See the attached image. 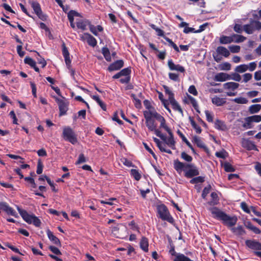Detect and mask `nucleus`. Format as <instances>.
I'll return each instance as SVG.
<instances>
[{
	"instance_id": "1",
	"label": "nucleus",
	"mask_w": 261,
	"mask_h": 261,
	"mask_svg": "<svg viewBox=\"0 0 261 261\" xmlns=\"http://www.w3.org/2000/svg\"><path fill=\"white\" fill-rule=\"evenodd\" d=\"M143 115L145 119L146 125L150 131H153L155 129V127L157 126L155 120L160 123L161 128L167 129L165 118L155 110L144 111Z\"/></svg>"
},
{
	"instance_id": "2",
	"label": "nucleus",
	"mask_w": 261,
	"mask_h": 261,
	"mask_svg": "<svg viewBox=\"0 0 261 261\" xmlns=\"http://www.w3.org/2000/svg\"><path fill=\"white\" fill-rule=\"evenodd\" d=\"M173 165L174 169L179 174L184 171L185 176L187 178H191L199 174L197 168L192 164L184 163L176 160L174 161Z\"/></svg>"
},
{
	"instance_id": "3",
	"label": "nucleus",
	"mask_w": 261,
	"mask_h": 261,
	"mask_svg": "<svg viewBox=\"0 0 261 261\" xmlns=\"http://www.w3.org/2000/svg\"><path fill=\"white\" fill-rule=\"evenodd\" d=\"M209 210L214 218L222 221L223 224L228 227H232L237 222V217L230 216L216 207H211Z\"/></svg>"
},
{
	"instance_id": "4",
	"label": "nucleus",
	"mask_w": 261,
	"mask_h": 261,
	"mask_svg": "<svg viewBox=\"0 0 261 261\" xmlns=\"http://www.w3.org/2000/svg\"><path fill=\"white\" fill-rule=\"evenodd\" d=\"M17 209L22 218V219L28 224H33L36 227H39L41 225L40 219L33 214H29L25 210H22L19 206H17Z\"/></svg>"
},
{
	"instance_id": "5",
	"label": "nucleus",
	"mask_w": 261,
	"mask_h": 261,
	"mask_svg": "<svg viewBox=\"0 0 261 261\" xmlns=\"http://www.w3.org/2000/svg\"><path fill=\"white\" fill-rule=\"evenodd\" d=\"M157 212L159 217L163 220L167 221L171 224L174 223V219L170 214L167 207L164 204L157 206Z\"/></svg>"
},
{
	"instance_id": "6",
	"label": "nucleus",
	"mask_w": 261,
	"mask_h": 261,
	"mask_svg": "<svg viewBox=\"0 0 261 261\" xmlns=\"http://www.w3.org/2000/svg\"><path fill=\"white\" fill-rule=\"evenodd\" d=\"M62 136L65 140L69 142L72 144H75L77 141L74 131L69 126L63 127Z\"/></svg>"
},
{
	"instance_id": "7",
	"label": "nucleus",
	"mask_w": 261,
	"mask_h": 261,
	"mask_svg": "<svg viewBox=\"0 0 261 261\" xmlns=\"http://www.w3.org/2000/svg\"><path fill=\"white\" fill-rule=\"evenodd\" d=\"M261 29V22L251 19L250 23L243 25L244 31L248 34H252L255 30Z\"/></svg>"
},
{
	"instance_id": "8",
	"label": "nucleus",
	"mask_w": 261,
	"mask_h": 261,
	"mask_svg": "<svg viewBox=\"0 0 261 261\" xmlns=\"http://www.w3.org/2000/svg\"><path fill=\"white\" fill-rule=\"evenodd\" d=\"M240 85L238 83L235 82H227L223 84V88L225 90L227 91L226 92V94L228 96H234L237 95V92H234L237 90Z\"/></svg>"
},
{
	"instance_id": "9",
	"label": "nucleus",
	"mask_w": 261,
	"mask_h": 261,
	"mask_svg": "<svg viewBox=\"0 0 261 261\" xmlns=\"http://www.w3.org/2000/svg\"><path fill=\"white\" fill-rule=\"evenodd\" d=\"M30 3L37 16L42 21L46 20L47 16L42 12L40 4L35 1H32Z\"/></svg>"
},
{
	"instance_id": "10",
	"label": "nucleus",
	"mask_w": 261,
	"mask_h": 261,
	"mask_svg": "<svg viewBox=\"0 0 261 261\" xmlns=\"http://www.w3.org/2000/svg\"><path fill=\"white\" fill-rule=\"evenodd\" d=\"M56 101L59 106L60 115L62 116L66 114L69 105L67 100L64 97H62V98H56Z\"/></svg>"
},
{
	"instance_id": "11",
	"label": "nucleus",
	"mask_w": 261,
	"mask_h": 261,
	"mask_svg": "<svg viewBox=\"0 0 261 261\" xmlns=\"http://www.w3.org/2000/svg\"><path fill=\"white\" fill-rule=\"evenodd\" d=\"M80 37L83 41H86L88 44L91 46L94 47L97 44L96 39L89 33H84L80 35Z\"/></svg>"
},
{
	"instance_id": "12",
	"label": "nucleus",
	"mask_w": 261,
	"mask_h": 261,
	"mask_svg": "<svg viewBox=\"0 0 261 261\" xmlns=\"http://www.w3.org/2000/svg\"><path fill=\"white\" fill-rule=\"evenodd\" d=\"M242 145L243 147L246 148L248 150H257L256 146L255 145L254 142L248 139H242Z\"/></svg>"
},
{
	"instance_id": "13",
	"label": "nucleus",
	"mask_w": 261,
	"mask_h": 261,
	"mask_svg": "<svg viewBox=\"0 0 261 261\" xmlns=\"http://www.w3.org/2000/svg\"><path fill=\"white\" fill-rule=\"evenodd\" d=\"M168 66L170 70H175L181 73H184L185 72V69L183 66L179 64H174L171 59L168 61Z\"/></svg>"
},
{
	"instance_id": "14",
	"label": "nucleus",
	"mask_w": 261,
	"mask_h": 261,
	"mask_svg": "<svg viewBox=\"0 0 261 261\" xmlns=\"http://www.w3.org/2000/svg\"><path fill=\"white\" fill-rule=\"evenodd\" d=\"M167 132L168 133L169 137L167 138L165 143L167 144L169 147L171 148L172 149H175V141L173 139V136L171 132V130L167 126V129L164 128Z\"/></svg>"
},
{
	"instance_id": "15",
	"label": "nucleus",
	"mask_w": 261,
	"mask_h": 261,
	"mask_svg": "<svg viewBox=\"0 0 261 261\" xmlns=\"http://www.w3.org/2000/svg\"><path fill=\"white\" fill-rule=\"evenodd\" d=\"M246 246L249 248L255 250H261V243L255 240H248L245 241Z\"/></svg>"
},
{
	"instance_id": "16",
	"label": "nucleus",
	"mask_w": 261,
	"mask_h": 261,
	"mask_svg": "<svg viewBox=\"0 0 261 261\" xmlns=\"http://www.w3.org/2000/svg\"><path fill=\"white\" fill-rule=\"evenodd\" d=\"M123 64L124 62L122 60H117L109 66L108 70L110 71L118 70L123 66Z\"/></svg>"
},
{
	"instance_id": "17",
	"label": "nucleus",
	"mask_w": 261,
	"mask_h": 261,
	"mask_svg": "<svg viewBox=\"0 0 261 261\" xmlns=\"http://www.w3.org/2000/svg\"><path fill=\"white\" fill-rule=\"evenodd\" d=\"M214 80L218 82H224L227 80H230V75L224 72L218 73L215 76Z\"/></svg>"
},
{
	"instance_id": "18",
	"label": "nucleus",
	"mask_w": 261,
	"mask_h": 261,
	"mask_svg": "<svg viewBox=\"0 0 261 261\" xmlns=\"http://www.w3.org/2000/svg\"><path fill=\"white\" fill-rule=\"evenodd\" d=\"M89 30L90 32L95 36H98V32H101L103 31V28L101 25H98L95 26L91 23L89 26Z\"/></svg>"
},
{
	"instance_id": "19",
	"label": "nucleus",
	"mask_w": 261,
	"mask_h": 261,
	"mask_svg": "<svg viewBox=\"0 0 261 261\" xmlns=\"http://www.w3.org/2000/svg\"><path fill=\"white\" fill-rule=\"evenodd\" d=\"M242 123V126L245 129H251L254 127V124L249 116L245 117Z\"/></svg>"
},
{
	"instance_id": "20",
	"label": "nucleus",
	"mask_w": 261,
	"mask_h": 261,
	"mask_svg": "<svg viewBox=\"0 0 261 261\" xmlns=\"http://www.w3.org/2000/svg\"><path fill=\"white\" fill-rule=\"evenodd\" d=\"M91 24L90 21L88 20H80L76 22V26L78 29L82 30H85L87 25L89 27Z\"/></svg>"
},
{
	"instance_id": "21",
	"label": "nucleus",
	"mask_w": 261,
	"mask_h": 261,
	"mask_svg": "<svg viewBox=\"0 0 261 261\" xmlns=\"http://www.w3.org/2000/svg\"><path fill=\"white\" fill-rule=\"evenodd\" d=\"M217 53L220 55H222L226 58L230 55L229 51L224 46H218L216 49Z\"/></svg>"
},
{
	"instance_id": "22",
	"label": "nucleus",
	"mask_w": 261,
	"mask_h": 261,
	"mask_svg": "<svg viewBox=\"0 0 261 261\" xmlns=\"http://www.w3.org/2000/svg\"><path fill=\"white\" fill-rule=\"evenodd\" d=\"M232 232L237 236H243L246 233L245 230L242 226H238L236 227L231 228Z\"/></svg>"
},
{
	"instance_id": "23",
	"label": "nucleus",
	"mask_w": 261,
	"mask_h": 261,
	"mask_svg": "<svg viewBox=\"0 0 261 261\" xmlns=\"http://www.w3.org/2000/svg\"><path fill=\"white\" fill-rule=\"evenodd\" d=\"M212 101L214 105L217 106H221L226 102L224 98H220L217 96H215L212 98Z\"/></svg>"
},
{
	"instance_id": "24",
	"label": "nucleus",
	"mask_w": 261,
	"mask_h": 261,
	"mask_svg": "<svg viewBox=\"0 0 261 261\" xmlns=\"http://www.w3.org/2000/svg\"><path fill=\"white\" fill-rule=\"evenodd\" d=\"M47 235L50 241L55 244L59 245L60 244V242L59 239L54 236L53 233L49 229L47 230Z\"/></svg>"
},
{
	"instance_id": "25",
	"label": "nucleus",
	"mask_w": 261,
	"mask_h": 261,
	"mask_svg": "<svg viewBox=\"0 0 261 261\" xmlns=\"http://www.w3.org/2000/svg\"><path fill=\"white\" fill-rule=\"evenodd\" d=\"M77 16L78 13L75 11L71 10L69 12L68 14V18L70 22V25L72 28H75V25L74 23V16Z\"/></svg>"
},
{
	"instance_id": "26",
	"label": "nucleus",
	"mask_w": 261,
	"mask_h": 261,
	"mask_svg": "<svg viewBox=\"0 0 261 261\" xmlns=\"http://www.w3.org/2000/svg\"><path fill=\"white\" fill-rule=\"evenodd\" d=\"M211 200L208 202L210 205H215L219 203V199L218 194L216 192H212L211 194Z\"/></svg>"
},
{
	"instance_id": "27",
	"label": "nucleus",
	"mask_w": 261,
	"mask_h": 261,
	"mask_svg": "<svg viewBox=\"0 0 261 261\" xmlns=\"http://www.w3.org/2000/svg\"><path fill=\"white\" fill-rule=\"evenodd\" d=\"M215 127L220 130H225L227 129V127L225 123L218 119L215 122Z\"/></svg>"
},
{
	"instance_id": "28",
	"label": "nucleus",
	"mask_w": 261,
	"mask_h": 261,
	"mask_svg": "<svg viewBox=\"0 0 261 261\" xmlns=\"http://www.w3.org/2000/svg\"><path fill=\"white\" fill-rule=\"evenodd\" d=\"M232 42L237 43L243 42L246 40V37L238 34H233L232 35Z\"/></svg>"
},
{
	"instance_id": "29",
	"label": "nucleus",
	"mask_w": 261,
	"mask_h": 261,
	"mask_svg": "<svg viewBox=\"0 0 261 261\" xmlns=\"http://www.w3.org/2000/svg\"><path fill=\"white\" fill-rule=\"evenodd\" d=\"M169 102L171 105L173 110L178 111L180 113L182 114L183 112L181 107L174 98L169 101Z\"/></svg>"
},
{
	"instance_id": "30",
	"label": "nucleus",
	"mask_w": 261,
	"mask_h": 261,
	"mask_svg": "<svg viewBox=\"0 0 261 261\" xmlns=\"http://www.w3.org/2000/svg\"><path fill=\"white\" fill-rule=\"evenodd\" d=\"M193 142L197 145L198 147L203 148L205 150L207 149L204 143L199 137L197 136L194 137L193 138Z\"/></svg>"
},
{
	"instance_id": "31",
	"label": "nucleus",
	"mask_w": 261,
	"mask_h": 261,
	"mask_svg": "<svg viewBox=\"0 0 261 261\" xmlns=\"http://www.w3.org/2000/svg\"><path fill=\"white\" fill-rule=\"evenodd\" d=\"M232 35L230 36H222L220 37L219 41L220 43L222 44H226L232 42Z\"/></svg>"
},
{
	"instance_id": "32",
	"label": "nucleus",
	"mask_w": 261,
	"mask_h": 261,
	"mask_svg": "<svg viewBox=\"0 0 261 261\" xmlns=\"http://www.w3.org/2000/svg\"><path fill=\"white\" fill-rule=\"evenodd\" d=\"M101 53L106 61L108 62L111 61V56L108 48L106 47H103L101 49Z\"/></svg>"
},
{
	"instance_id": "33",
	"label": "nucleus",
	"mask_w": 261,
	"mask_h": 261,
	"mask_svg": "<svg viewBox=\"0 0 261 261\" xmlns=\"http://www.w3.org/2000/svg\"><path fill=\"white\" fill-rule=\"evenodd\" d=\"M140 244L141 248L145 252H147L148 250V242L147 239L145 238H142Z\"/></svg>"
},
{
	"instance_id": "34",
	"label": "nucleus",
	"mask_w": 261,
	"mask_h": 261,
	"mask_svg": "<svg viewBox=\"0 0 261 261\" xmlns=\"http://www.w3.org/2000/svg\"><path fill=\"white\" fill-rule=\"evenodd\" d=\"M261 110V105L259 104L253 105L249 108V111L251 114L258 113Z\"/></svg>"
},
{
	"instance_id": "35",
	"label": "nucleus",
	"mask_w": 261,
	"mask_h": 261,
	"mask_svg": "<svg viewBox=\"0 0 261 261\" xmlns=\"http://www.w3.org/2000/svg\"><path fill=\"white\" fill-rule=\"evenodd\" d=\"M92 98L98 103L103 111H106L107 107L106 104L100 99L98 95H93L92 96Z\"/></svg>"
},
{
	"instance_id": "36",
	"label": "nucleus",
	"mask_w": 261,
	"mask_h": 261,
	"mask_svg": "<svg viewBox=\"0 0 261 261\" xmlns=\"http://www.w3.org/2000/svg\"><path fill=\"white\" fill-rule=\"evenodd\" d=\"M248 70L247 64H241L236 66L234 71L238 73H244Z\"/></svg>"
},
{
	"instance_id": "37",
	"label": "nucleus",
	"mask_w": 261,
	"mask_h": 261,
	"mask_svg": "<svg viewBox=\"0 0 261 261\" xmlns=\"http://www.w3.org/2000/svg\"><path fill=\"white\" fill-rule=\"evenodd\" d=\"M188 100L192 104V106L194 107L195 110L198 113H200V111L198 110V105L197 102L196 100L190 95H188Z\"/></svg>"
},
{
	"instance_id": "38",
	"label": "nucleus",
	"mask_w": 261,
	"mask_h": 261,
	"mask_svg": "<svg viewBox=\"0 0 261 261\" xmlns=\"http://www.w3.org/2000/svg\"><path fill=\"white\" fill-rule=\"evenodd\" d=\"M164 89L165 90V94L168 95V100L170 101L172 99L174 98V94L170 88L167 86H163Z\"/></svg>"
},
{
	"instance_id": "39",
	"label": "nucleus",
	"mask_w": 261,
	"mask_h": 261,
	"mask_svg": "<svg viewBox=\"0 0 261 261\" xmlns=\"http://www.w3.org/2000/svg\"><path fill=\"white\" fill-rule=\"evenodd\" d=\"M173 261H193L184 254H178L175 257Z\"/></svg>"
},
{
	"instance_id": "40",
	"label": "nucleus",
	"mask_w": 261,
	"mask_h": 261,
	"mask_svg": "<svg viewBox=\"0 0 261 261\" xmlns=\"http://www.w3.org/2000/svg\"><path fill=\"white\" fill-rule=\"evenodd\" d=\"M149 26L156 32L157 35L158 36L163 37L164 38V37H165L164 36V31L163 30H162L161 29L157 28L155 26V25L150 23V24H149Z\"/></svg>"
},
{
	"instance_id": "41",
	"label": "nucleus",
	"mask_w": 261,
	"mask_h": 261,
	"mask_svg": "<svg viewBox=\"0 0 261 261\" xmlns=\"http://www.w3.org/2000/svg\"><path fill=\"white\" fill-rule=\"evenodd\" d=\"M190 121L192 127L195 129L196 132L198 134H200L201 132V129L200 127L198 125L194 120L191 118H190Z\"/></svg>"
},
{
	"instance_id": "42",
	"label": "nucleus",
	"mask_w": 261,
	"mask_h": 261,
	"mask_svg": "<svg viewBox=\"0 0 261 261\" xmlns=\"http://www.w3.org/2000/svg\"><path fill=\"white\" fill-rule=\"evenodd\" d=\"M204 181V177L202 176H198L192 178L190 182L192 184L202 183Z\"/></svg>"
},
{
	"instance_id": "43",
	"label": "nucleus",
	"mask_w": 261,
	"mask_h": 261,
	"mask_svg": "<svg viewBox=\"0 0 261 261\" xmlns=\"http://www.w3.org/2000/svg\"><path fill=\"white\" fill-rule=\"evenodd\" d=\"M223 167L225 171L228 172H233L234 168L229 163L225 162L223 164Z\"/></svg>"
},
{
	"instance_id": "44",
	"label": "nucleus",
	"mask_w": 261,
	"mask_h": 261,
	"mask_svg": "<svg viewBox=\"0 0 261 261\" xmlns=\"http://www.w3.org/2000/svg\"><path fill=\"white\" fill-rule=\"evenodd\" d=\"M166 145L167 144L166 143L162 142L161 144V146H158V148L162 152H164L168 153L169 154H171L172 151L170 149H167L166 148Z\"/></svg>"
},
{
	"instance_id": "45",
	"label": "nucleus",
	"mask_w": 261,
	"mask_h": 261,
	"mask_svg": "<svg viewBox=\"0 0 261 261\" xmlns=\"http://www.w3.org/2000/svg\"><path fill=\"white\" fill-rule=\"evenodd\" d=\"M164 39L169 43V45L172 46L176 51H179L178 46L170 38L167 37H164Z\"/></svg>"
},
{
	"instance_id": "46",
	"label": "nucleus",
	"mask_w": 261,
	"mask_h": 261,
	"mask_svg": "<svg viewBox=\"0 0 261 261\" xmlns=\"http://www.w3.org/2000/svg\"><path fill=\"white\" fill-rule=\"evenodd\" d=\"M24 62L25 64L29 65L31 67L35 66L36 64V62L32 58L27 57L24 60Z\"/></svg>"
},
{
	"instance_id": "47",
	"label": "nucleus",
	"mask_w": 261,
	"mask_h": 261,
	"mask_svg": "<svg viewBox=\"0 0 261 261\" xmlns=\"http://www.w3.org/2000/svg\"><path fill=\"white\" fill-rule=\"evenodd\" d=\"M233 101L239 104H246L248 102V100L246 98L240 97L235 98L233 99Z\"/></svg>"
},
{
	"instance_id": "48",
	"label": "nucleus",
	"mask_w": 261,
	"mask_h": 261,
	"mask_svg": "<svg viewBox=\"0 0 261 261\" xmlns=\"http://www.w3.org/2000/svg\"><path fill=\"white\" fill-rule=\"evenodd\" d=\"M179 136L182 139V140L186 143V144L188 145V146L192 150V151L194 152V149L193 147H192L191 143L189 142V141L187 139V138L185 137V136L181 133H179Z\"/></svg>"
},
{
	"instance_id": "49",
	"label": "nucleus",
	"mask_w": 261,
	"mask_h": 261,
	"mask_svg": "<svg viewBox=\"0 0 261 261\" xmlns=\"http://www.w3.org/2000/svg\"><path fill=\"white\" fill-rule=\"evenodd\" d=\"M211 189V186L210 185L203 189V190L202 191V195H201L203 199L206 198L207 194L210 193Z\"/></svg>"
},
{
	"instance_id": "50",
	"label": "nucleus",
	"mask_w": 261,
	"mask_h": 261,
	"mask_svg": "<svg viewBox=\"0 0 261 261\" xmlns=\"http://www.w3.org/2000/svg\"><path fill=\"white\" fill-rule=\"evenodd\" d=\"M215 155L218 158L224 159L227 156V153L225 150H222L220 151L216 152Z\"/></svg>"
},
{
	"instance_id": "51",
	"label": "nucleus",
	"mask_w": 261,
	"mask_h": 261,
	"mask_svg": "<svg viewBox=\"0 0 261 261\" xmlns=\"http://www.w3.org/2000/svg\"><path fill=\"white\" fill-rule=\"evenodd\" d=\"M181 158L185 161L188 162H192L193 158L191 156L185 152H182L181 153Z\"/></svg>"
},
{
	"instance_id": "52",
	"label": "nucleus",
	"mask_w": 261,
	"mask_h": 261,
	"mask_svg": "<svg viewBox=\"0 0 261 261\" xmlns=\"http://www.w3.org/2000/svg\"><path fill=\"white\" fill-rule=\"evenodd\" d=\"M242 77L243 82L246 83L252 79V75L250 73H246L242 75Z\"/></svg>"
},
{
	"instance_id": "53",
	"label": "nucleus",
	"mask_w": 261,
	"mask_h": 261,
	"mask_svg": "<svg viewBox=\"0 0 261 261\" xmlns=\"http://www.w3.org/2000/svg\"><path fill=\"white\" fill-rule=\"evenodd\" d=\"M169 77L171 80L175 82H178L179 81V75L175 73H169Z\"/></svg>"
},
{
	"instance_id": "54",
	"label": "nucleus",
	"mask_w": 261,
	"mask_h": 261,
	"mask_svg": "<svg viewBox=\"0 0 261 261\" xmlns=\"http://www.w3.org/2000/svg\"><path fill=\"white\" fill-rule=\"evenodd\" d=\"M230 80L239 82L241 80V76L238 72L234 73L230 75Z\"/></svg>"
},
{
	"instance_id": "55",
	"label": "nucleus",
	"mask_w": 261,
	"mask_h": 261,
	"mask_svg": "<svg viewBox=\"0 0 261 261\" xmlns=\"http://www.w3.org/2000/svg\"><path fill=\"white\" fill-rule=\"evenodd\" d=\"M240 46L239 45H232L229 46V49L232 53H238L240 50Z\"/></svg>"
},
{
	"instance_id": "56",
	"label": "nucleus",
	"mask_w": 261,
	"mask_h": 261,
	"mask_svg": "<svg viewBox=\"0 0 261 261\" xmlns=\"http://www.w3.org/2000/svg\"><path fill=\"white\" fill-rule=\"evenodd\" d=\"M120 72L121 76H130L129 74H130L131 70L129 68H124L122 70H121L120 71Z\"/></svg>"
},
{
	"instance_id": "57",
	"label": "nucleus",
	"mask_w": 261,
	"mask_h": 261,
	"mask_svg": "<svg viewBox=\"0 0 261 261\" xmlns=\"http://www.w3.org/2000/svg\"><path fill=\"white\" fill-rule=\"evenodd\" d=\"M251 118L252 122L253 123H258L261 121V116L258 115H255L249 116Z\"/></svg>"
},
{
	"instance_id": "58",
	"label": "nucleus",
	"mask_w": 261,
	"mask_h": 261,
	"mask_svg": "<svg viewBox=\"0 0 261 261\" xmlns=\"http://www.w3.org/2000/svg\"><path fill=\"white\" fill-rule=\"evenodd\" d=\"M233 30L236 33L241 34L244 31L243 26H242L240 24H235Z\"/></svg>"
},
{
	"instance_id": "59",
	"label": "nucleus",
	"mask_w": 261,
	"mask_h": 261,
	"mask_svg": "<svg viewBox=\"0 0 261 261\" xmlns=\"http://www.w3.org/2000/svg\"><path fill=\"white\" fill-rule=\"evenodd\" d=\"M205 114L207 121L210 122H212L213 121V114L208 110L205 111Z\"/></svg>"
},
{
	"instance_id": "60",
	"label": "nucleus",
	"mask_w": 261,
	"mask_h": 261,
	"mask_svg": "<svg viewBox=\"0 0 261 261\" xmlns=\"http://www.w3.org/2000/svg\"><path fill=\"white\" fill-rule=\"evenodd\" d=\"M241 207L245 212L248 214H250L251 209L248 207L247 204L245 202H243L241 203Z\"/></svg>"
},
{
	"instance_id": "61",
	"label": "nucleus",
	"mask_w": 261,
	"mask_h": 261,
	"mask_svg": "<svg viewBox=\"0 0 261 261\" xmlns=\"http://www.w3.org/2000/svg\"><path fill=\"white\" fill-rule=\"evenodd\" d=\"M248 70L250 71H254L256 68V64L255 62H251L248 65H247Z\"/></svg>"
},
{
	"instance_id": "62",
	"label": "nucleus",
	"mask_w": 261,
	"mask_h": 261,
	"mask_svg": "<svg viewBox=\"0 0 261 261\" xmlns=\"http://www.w3.org/2000/svg\"><path fill=\"white\" fill-rule=\"evenodd\" d=\"M188 91L190 93L196 96L197 95L198 92L197 91L194 85H191L189 87Z\"/></svg>"
},
{
	"instance_id": "63",
	"label": "nucleus",
	"mask_w": 261,
	"mask_h": 261,
	"mask_svg": "<svg viewBox=\"0 0 261 261\" xmlns=\"http://www.w3.org/2000/svg\"><path fill=\"white\" fill-rule=\"evenodd\" d=\"M86 158L83 154H80L79 155V158L77 161L76 162V164H80L86 162Z\"/></svg>"
},
{
	"instance_id": "64",
	"label": "nucleus",
	"mask_w": 261,
	"mask_h": 261,
	"mask_svg": "<svg viewBox=\"0 0 261 261\" xmlns=\"http://www.w3.org/2000/svg\"><path fill=\"white\" fill-rule=\"evenodd\" d=\"M49 248L50 250L51 251H52L54 254H55L56 255H61V251L56 247L50 246Z\"/></svg>"
}]
</instances>
